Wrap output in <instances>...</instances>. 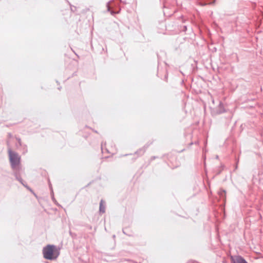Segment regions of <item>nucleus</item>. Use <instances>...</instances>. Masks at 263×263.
Segmentation results:
<instances>
[{"instance_id": "f257e3e1", "label": "nucleus", "mask_w": 263, "mask_h": 263, "mask_svg": "<svg viewBox=\"0 0 263 263\" xmlns=\"http://www.w3.org/2000/svg\"><path fill=\"white\" fill-rule=\"evenodd\" d=\"M8 153L11 167L14 171V175L16 179L24 185L23 180L19 175V172L22 168L21 156L16 152L13 151L10 147L8 148Z\"/></svg>"}, {"instance_id": "f03ea898", "label": "nucleus", "mask_w": 263, "mask_h": 263, "mask_svg": "<svg viewBox=\"0 0 263 263\" xmlns=\"http://www.w3.org/2000/svg\"><path fill=\"white\" fill-rule=\"evenodd\" d=\"M45 258L52 260L56 259L59 255V251L54 245H47L43 250Z\"/></svg>"}, {"instance_id": "7ed1b4c3", "label": "nucleus", "mask_w": 263, "mask_h": 263, "mask_svg": "<svg viewBox=\"0 0 263 263\" xmlns=\"http://www.w3.org/2000/svg\"><path fill=\"white\" fill-rule=\"evenodd\" d=\"M231 258L233 263H247V262L240 256L232 257Z\"/></svg>"}, {"instance_id": "20e7f679", "label": "nucleus", "mask_w": 263, "mask_h": 263, "mask_svg": "<svg viewBox=\"0 0 263 263\" xmlns=\"http://www.w3.org/2000/svg\"><path fill=\"white\" fill-rule=\"evenodd\" d=\"M100 212L101 213H104L105 212V206L104 205V201L103 200H101L100 203Z\"/></svg>"}, {"instance_id": "39448f33", "label": "nucleus", "mask_w": 263, "mask_h": 263, "mask_svg": "<svg viewBox=\"0 0 263 263\" xmlns=\"http://www.w3.org/2000/svg\"><path fill=\"white\" fill-rule=\"evenodd\" d=\"M219 107L220 110L218 111V113L221 114V113L224 112V110L223 109V105L221 102H220Z\"/></svg>"}, {"instance_id": "423d86ee", "label": "nucleus", "mask_w": 263, "mask_h": 263, "mask_svg": "<svg viewBox=\"0 0 263 263\" xmlns=\"http://www.w3.org/2000/svg\"><path fill=\"white\" fill-rule=\"evenodd\" d=\"M219 194L221 197H225L226 196V191L223 190H221L219 192Z\"/></svg>"}, {"instance_id": "0eeeda50", "label": "nucleus", "mask_w": 263, "mask_h": 263, "mask_svg": "<svg viewBox=\"0 0 263 263\" xmlns=\"http://www.w3.org/2000/svg\"><path fill=\"white\" fill-rule=\"evenodd\" d=\"M17 140L20 145H21V139L20 138H17Z\"/></svg>"}, {"instance_id": "6e6552de", "label": "nucleus", "mask_w": 263, "mask_h": 263, "mask_svg": "<svg viewBox=\"0 0 263 263\" xmlns=\"http://www.w3.org/2000/svg\"><path fill=\"white\" fill-rule=\"evenodd\" d=\"M107 8H108V10L109 11V3H108L107 4Z\"/></svg>"}]
</instances>
